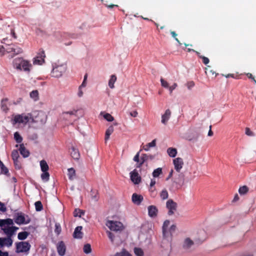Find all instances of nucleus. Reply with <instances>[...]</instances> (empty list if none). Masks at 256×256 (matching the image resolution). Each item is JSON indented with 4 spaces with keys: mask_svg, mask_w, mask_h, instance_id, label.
Here are the masks:
<instances>
[{
    "mask_svg": "<svg viewBox=\"0 0 256 256\" xmlns=\"http://www.w3.org/2000/svg\"><path fill=\"white\" fill-rule=\"evenodd\" d=\"M106 233L108 234V238L112 242L114 241V235L112 232L110 231H107Z\"/></svg>",
    "mask_w": 256,
    "mask_h": 256,
    "instance_id": "46",
    "label": "nucleus"
},
{
    "mask_svg": "<svg viewBox=\"0 0 256 256\" xmlns=\"http://www.w3.org/2000/svg\"><path fill=\"white\" fill-rule=\"evenodd\" d=\"M104 118L108 122H112L114 120V117L110 114L106 113L104 115Z\"/></svg>",
    "mask_w": 256,
    "mask_h": 256,
    "instance_id": "41",
    "label": "nucleus"
},
{
    "mask_svg": "<svg viewBox=\"0 0 256 256\" xmlns=\"http://www.w3.org/2000/svg\"><path fill=\"white\" fill-rule=\"evenodd\" d=\"M82 226H77L73 234V236L75 238H82L83 236V233L82 232Z\"/></svg>",
    "mask_w": 256,
    "mask_h": 256,
    "instance_id": "15",
    "label": "nucleus"
},
{
    "mask_svg": "<svg viewBox=\"0 0 256 256\" xmlns=\"http://www.w3.org/2000/svg\"><path fill=\"white\" fill-rule=\"evenodd\" d=\"M130 175V180L134 184H138L140 182L141 178L136 170L131 172Z\"/></svg>",
    "mask_w": 256,
    "mask_h": 256,
    "instance_id": "11",
    "label": "nucleus"
},
{
    "mask_svg": "<svg viewBox=\"0 0 256 256\" xmlns=\"http://www.w3.org/2000/svg\"><path fill=\"white\" fill-rule=\"evenodd\" d=\"M56 249L58 254L60 256H64L66 254V246L63 241H60L58 242Z\"/></svg>",
    "mask_w": 256,
    "mask_h": 256,
    "instance_id": "13",
    "label": "nucleus"
},
{
    "mask_svg": "<svg viewBox=\"0 0 256 256\" xmlns=\"http://www.w3.org/2000/svg\"><path fill=\"white\" fill-rule=\"evenodd\" d=\"M160 196L162 200H165L168 198V194L166 190L164 189L162 190L160 193Z\"/></svg>",
    "mask_w": 256,
    "mask_h": 256,
    "instance_id": "33",
    "label": "nucleus"
},
{
    "mask_svg": "<svg viewBox=\"0 0 256 256\" xmlns=\"http://www.w3.org/2000/svg\"><path fill=\"white\" fill-rule=\"evenodd\" d=\"M0 210L4 212L6 210V208L4 204L0 202Z\"/></svg>",
    "mask_w": 256,
    "mask_h": 256,
    "instance_id": "53",
    "label": "nucleus"
},
{
    "mask_svg": "<svg viewBox=\"0 0 256 256\" xmlns=\"http://www.w3.org/2000/svg\"><path fill=\"white\" fill-rule=\"evenodd\" d=\"M117 79L116 76L115 74H112L110 76V78L108 81V86L111 88H114V84Z\"/></svg>",
    "mask_w": 256,
    "mask_h": 256,
    "instance_id": "24",
    "label": "nucleus"
},
{
    "mask_svg": "<svg viewBox=\"0 0 256 256\" xmlns=\"http://www.w3.org/2000/svg\"><path fill=\"white\" fill-rule=\"evenodd\" d=\"M36 210L37 212L41 211L43 209V206L40 201H37L34 204Z\"/></svg>",
    "mask_w": 256,
    "mask_h": 256,
    "instance_id": "36",
    "label": "nucleus"
},
{
    "mask_svg": "<svg viewBox=\"0 0 256 256\" xmlns=\"http://www.w3.org/2000/svg\"><path fill=\"white\" fill-rule=\"evenodd\" d=\"M174 168L178 172H180L184 165V161L182 158H177L173 160Z\"/></svg>",
    "mask_w": 256,
    "mask_h": 256,
    "instance_id": "12",
    "label": "nucleus"
},
{
    "mask_svg": "<svg viewBox=\"0 0 256 256\" xmlns=\"http://www.w3.org/2000/svg\"><path fill=\"white\" fill-rule=\"evenodd\" d=\"M7 101H8L7 98L2 99V102H1L2 109V110L3 111L6 112L8 110V106L6 104Z\"/></svg>",
    "mask_w": 256,
    "mask_h": 256,
    "instance_id": "32",
    "label": "nucleus"
},
{
    "mask_svg": "<svg viewBox=\"0 0 256 256\" xmlns=\"http://www.w3.org/2000/svg\"><path fill=\"white\" fill-rule=\"evenodd\" d=\"M78 112V110H74L72 111L65 112V114H69L70 115H74L76 116V114Z\"/></svg>",
    "mask_w": 256,
    "mask_h": 256,
    "instance_id": "55",
    "label": "nucleus"
},
{
    "mask_svg": "<svg viewBox=\"0 0 256 256\" xmlns=\"http://www.w3.org/2000/svg\"><path fill=\"white\" fill-rule=\"evenodd\" d=\"M194 244V242L192 240L189 238H187L184 240L183 248L186 249H188L190 248Z\"/></svg>",
    "mask_w": 256,
    "mask_h": 256,
    "instance_id": "22",
    "label": "nucleus"
},
{
    "mask_svg": "<svg viewBox=\"0 0 256 256\" xmlns=\"http://www.w3.org/2000/svg\"><path fill=\"white\" fill-rule=\"evenodd\" d=\"M0 168L2 170V172L4 174L8 175V174H9L8 170L6 166H5L4 165H2Z\"/></svg>",
    "mask_w": 256,
    "mask_h": 256,
    "instance_id": "45",
    "label": "nucleus"
},
{
    "mask_svg": "<svg viewBox=\"0 0 256 256\" xmlns=\"http://www.w3.org/2000/svg\"><path fill=\"white\" fill-rule=\"evenodd\" d=\"M46 57L44 51L40 50L37 56L34 58L33 63L34 64L42 65L44 62V58Z\"/></svg>",
    "mask_w": 256,
    "mask_h": 256,
    "instance_id": "8",
    "label": "nucleus"
},
{
    "mask_svg": "<svg viewBox=\"0 0 256 256\" xmlns=\"http://www.w3.org/2000/svg\"><path fill=\"white\" fill-rule=\"evenodd\" d=\"M156 140L154 139L152 142L148 143V146L151 148V147L154 146H156Z\"/></svg>",
    "mask_w": 256,
    "mask_h": 256,
    "instance_id": "56",
    "label": "nucleus"
},
{
    "mask_svg": "<svg viewBox=\"0 0 256 256\" xmlns=\"http://www.w3.org/2000/svg\"><path fill=\"white\" fill-rule=\"evenodd\" d=\"M14 123H22L26 124L28 122H30L34 123L37 122V120H35L30 114H28L26 115L24 114H17L15 116L14 118Z\"/></svg>",
    "mask_w": 256,
    "mask_h": 256,
    "instance_id": "2",
    "label": "nucleus"
},
{
    "mask_svg": "<svg viewBox=\"0 0 256 256\" xmlns=\"http://www.w3.org/2000/svg\"><path fill=\"white\" fill-rule=\"evenodd\" d=\"M248 191V188L246 186H242L240 188L238 192L240 194H244Z\"/></svg>",
    "mask_w": 256,
    "mask_h": 256,
    "instance_id": "37",
    "label": "nucleus"
},
{
    "mask_svg": "<svg viewBox=\"0 0 256 256\" xmlns=\"http://www.w3.org/2000/svg\"><path fill=\"white\" fill-rule=\"evenodd\" d=\"M196 54L198 55V56L200 58L202 59V62L204 64L206 65L207 64H208L209 63L210 60H209V59L208 58H206V57L204 56L200 55V53L199 52H196Z\"/></svg>",
    "mask_w": 256,
    "mask_h": 256,
    "instance_id": "30",
    "label": "nucleus"
},
{
    "mask_svg": "<svg viewBox=\"0 0 256 256\" xmlns=\"http://www.w3.org/2000/svg\"><path fill=\"white\" fill-rule=\"evenodd\" d=\"M134 160L136 162H138L140 160V152H138L134 158Z\"/></svg>",
    "mask_w": 256,
    "mask_h": 256,
    "instance_id": "58",
    "label": "nucleus"
},
{
    "mask_svg": "<svg viewBox=\"0 0 256 256\" xmlns=\"http://www.w3.org/2000/svg\"><path fill=\"white\" fill-rule=\"evenodd\" d=\"M170 224V222L168 220H166L164 222L163 226H162V234L163 236L165 238L168 236V232L166 230L167 228H168L169 224Z\"/></svg>",
    "mask_w": 256,
    "mask_h": 256,
    "instance_id": "21",
    "label": "nucleus"
},
{
    "mask_svg": "<svg viewBox=\"0 0 256 256\" xmlns=\"http://www.w3.org/2000/svg\"><path fill=\"white\" fill-rule=\"evenodd\" d=\"M0 256H8V253L7 252L0 250Z\"/></svg>",
    "mask_w": 256,
    "mask_h": 256,
    "instance_id": "63",
    "label": "nucleus"
},
{
    "mask_svg": "<svg viewBox=\"0 0 256 256\" xmlns=\"http://www.w3.org/2000/svg\"><path fill=\"white\" fill-rule=\"evenodd\" d=\"M246 76L248 78L252 79L254 80V82L256 84V80L254 79V76H252V74L251 73H247L246 74Z\"/></svg>",
    "mask_w": 256,
    "mask_h": 256,
    "instance_id": "54",
    "label": "nucleus"
},
{
    "mask_svg": "<svg viewBox=\"0 0 256 256\" xmlns=\"http://www.w3.org/2000/svg\"><path fill=\"white\" fill-rule=\"evenodd\" d=\"M132 199L134 204L139 205L143 200V196L134 193L132 195Z\"/></svg>",
    "mask_w": 256,
    "mask_h": 256,
    "instance_id": "16",
    "label": "nucleus"
},
{
    "mask_svg": "<svg viewBox=\"0 0 256 256\" xmlns=\"http://www.w3.org/2000/svg\"><path fill=\"white\" fill-rule=\"evenodd\" d=\"M138 114V112L136 110L130 112V115L132 117H136Z\"/></svg>",
    "mask_w": 256,
    "mask_h": 256,
    "instance_id": "62",
    "label": "nucleus"
},
{
    "mask_svg": "<svg viewBox=\"0 0 256 256\" xmlns=\"http://www.w3.org/2000/svg\"><path fill=\"white\" fill-rule=\"evenodd\" d=\"M70 153L72 157L76 160H78L80 157V154L78 149L72 146L70 150Z\"/></svg>",
    "mask_w": 256,
    "mask_h": 256,
    "instance_id": "18",
    "label": "nucleus"
},
{
    "mask_svg": "<svg viewBox=\"0 0 256 256\" xmlns=\"http://www.w3.org/2000/svg\"><path fill=\"white\" fill-rule=\"evenodd\" d=\"M114 128L112 126H110L106 130L104 140L106 142L110 138V135L114 132Z\"/></svg>",
    "mask_w": 256,
    "mask_h": 256,
    "instance_id": "23",
    "label": "nucleus"
},
{
    "mask_svg": "<svg viewBox=\"0 0 256 256\" xmlns=\"http://www.w3.org/2000/svg\"><path fill=\"white\" fill-rule=\"evenodd\" d=\"M68 175L70 180H73L76 176V171L74 169L72 168H68Z\"/></svg>",
    "mask_w": 256,
    "mask_h": 256,
    "instance_id": "28",
    "label": "nucleus"
},
{
    "mask_svg": "<svg viewBox=\"0 0 256 256\" xmlns=\"http://www.w3.org/2000/svg\"><path fill=\"white\" fill-rule=\"evenodd\" d=\"M14 66L18 70H22L26 72H30V67L32 64L27 60H24L22 58H16L13 62Z\"/></svg>",
    "mask_w": 256,
    "mask_h": 256,
    "instance_id": "1",
    "label": "nucleus"
},
{
    "mask_svg": "<svg viewBox=\"0 0 256 256\" xmlns=\"http://www.w3.org/2000/svg\"><path fill=\"white\" fill-rule=\"evenodd\" d=\"M166 207L168 211V214L169 216L174 214L177 208V204L174 202L172 200H168L166 203Z\"/></svg>",
    "mask_w": 256,
    "mask_h": 256,
    "instance_id": "7",
    "label": "nucleus"
},
{
    "mask_svg": "<svg viewBox=\"0 0 256 256\" xmlns=\"http://www.w3.org/2000/svg\"><path fill=\"white\" fill-rule=\"evenodd\" d=\"M66 70V64H54L53 65V68L51 72L52 76L54 78L60 77L63 73H64Z\"/></svg>",
    "mask_w": 256,
    "mask_h": 256,
    "instance_id": "4",
    "label": "nucleus"
},
{
    "mask_svg": "<svg viewBox=\"0 0 256 256\" xmlns=\"http://www.w3.org/2000/svg\"><path fill=\"white\" fill-rule=\"evenodd\" d=\"M246 134L248 136H252V131H250V130L249 128H246Z\"/></svg>",
    "mask_w": 256,
    "mask_h": 256,
    "instance_id": "61",
    "label": "nucleus"
},
{
    "mask_svg": "<svg viewBox=\"0 0 256 256\" xmlns=\"http://www.w3.org/2000/svg\"><path fill=\"white\" fill-rule=\"evenodd\" d=\"M13 240L12 238L6 236V238H0V247L2 248L4 246L10 247L12 246Z\"/></svg>",
    "mask_w": 256,
    "mask_h": 256,
    "instance_id": "10",
    "label": "nucleus"
},
{
    "mask_svg": "<svg viewBox=\"0 0 256 256\" xmlns=\"http://www.w3.org/2000/svg\"><path fill=\"white\" fill-rule=\"evenodd\" d=\"M172 112L170 109H167L164 114L162 116L161 122L164 124H166L168 120L170 118Z\"/></svg>",
    "mask_w": 256,
    "mask_h": 256,
    "instance_id": "14",
    "label": "nucleus"
},
{
    "mask_svg": "<svg viewBox=\"0 0 256 256\" xmlns=\"http://www.w3.org/2000/svg\"><path fill=\"white\" fill-rule=\"evenodd\" d=\"M176 225L172 224V226H171L170 227V228L169 230V232L170 234V236H172V233L176 231Z\"/></svg>",
    "mask_w": 256,
    "mask_h": 256,
    "instance_id": "48",
    "label": "nucleus"
},
{
    "mask_svg": "<svg viewBox=\"0 0 256 256\" xmlns=\"http://www.w3.org/2000/svg\"><path fill=\"white\" fill-rule=\"evenodd\" d=\"M82 214H84V212H82L79 209H78V210L76 209L74 212V216H78L80 217Z\"/></svg>",
    "mask_w": 256,
    "mask_h": 256,
    "instance_id": "44",
    "label": "nucleus"
},
{
    "mask_svg": "<svg viewBox=\"0 0 256 256\" xmlns=\"http://www.w3.org/2000/svg\"><path fill=\"white\" fill-rule=\"evenodd\" d=\"M14 224V220L11 218H6L5 220H0V227L4 228L6 227V226L12 225Z\"/></svg>",
    "mask_w": 256,
    "mask_h": 256,
    "instance_id": "20",
    "label": "nucleus"
},
{
    "mask_svg": "<svg viewBox=\"0 0 256 256\" xmlns=\"http://www.w3.org/2000/svg\"><path fill=\"white\" fill-rule=\"evenodd\" d=\"M78 94L79 97H81L83 95V92L80 88V86L78 88Z\"/></svg>",
    "mask_w": 256,
    "mask_h": 256,
    "instance_id": "64",
    "label": "nucleus"
},
{
    "mask_svg": "<svg viewBox=\"0 0 256 256\" xmlns=\"http://www.w3.org/2000/svg\"><path fill=\"white\" fill-rule=\"evenodd\" d=\"M14 138L17 143H20L22 141V138L17 132L14 134Z\"/></svg>",
    "mask_w": 256,
    "mask_h": 256,
    "instance_id": "35",
    "label": "nucleus"
},
{
    "mask_svg": "<svg viewBox=\"0 0 256 256\" xmlns=\"http://www.w3.org/2000/svg\"><path fill=\"white\" fill-rule=\"evenodd\" d=\"M134 254H136V255L137 256H142L144 254L142 250L140 248H134Z\"/></svg>",
    "mask_w": 256,
    "mask_h": 256,
    "instance_id": "40",
    "label": "nucleus"
},
{
    "mask_svg": "<svg viewBox=\"0 0 256 256\" xmlns=\"http://www.w3.org/2000/svg\"><path fill=\"white\" fill-rule=\"evenodd\" d=\"M146 154H143L142 158V162H140L138 166H137V167H140L142 166V164H144V160H145V158H146Z\"/></svg>",
    "mask_w": 256,
    "mask_h": 256,
    "instance_id": "59",
    "label": "nucleus"
},
{
    "mask_svg": "<svg viewBox=\"0 0 256 256\" xmlns=\"http://www.w3.org/2000/svg\"><path fill=\"white\" fill-rule=\"evenodd\" d=\"M40 166L41 170L42 172L48 171L49 167L46 162L45 160H42L40 162Z\"/></svg>",
    "mask_w": 256,
    "mask_h": 256,
    "instance_id": "25",
    "label": "nucleus"
},
{
    "mask_svg": "<svg viewBox=\"0 0 256 256\" xmlns=\"http://www.w3.org/2000/svg\"><path fill=\"white\" fill-rule=\"evenodd\" d=\"M54 226V232L58 236L60 234L62 231L60 224L59 223L56 222Z\"/></svg>",
    "mask_w": 256,
    "mask_h": 256,
    "instance_id": "38",
    "label": "nucleus"
},
{
    "mask_svg": "<svg viewBox=\"0 0 256 256\" xmlns=\"http://www.w3.org/2000/svg\"><path fill=\"white\" fill-rule=\"evenodd\" d=\"M4 233L6 234L7 236L12 238L14 234L16 231L18 229V227L12 226L1 228Z\"/></svg>",
    "mask_w": 256,
    "mask_h": 256,
    "instance_id": "9",
    "label": "nucleus"
},
{
    "mask_svg": "<svg viewBox=\"0 0 256 256\" xmlns=\"http://www.w3.org/2000/svg\"><path fill=\"white\" fill-rule=\"evenodd\" d=\"M167 152L170 156L174 158L177 154V150L175 148H169L167 150Z\"/></svg>",
    "mask_w": 256,
    "mask_h": 256,
    "instance_id": "26",
    "label": "nucleus"
},
{
    "mask_svg": "<svg viewBox=\"0 0 256 256\" xmlns=\"http://www.w3.org/2000/svg\"><path fill=\"white\" fill-rule=\"evenodd\" d=\"M97 192L92 191L91 192V196L92 198L94 200H98V197L96 196Z\"/></svg>",
    "mask_w": 256,
    "mask_h": 256,
    "instance_id": "50",
    "label": "nucleus"
},
{
    "mask_svg": "<svg viewBox=\"0 0 256 256\" xmlns=\"http://www.w3.org/2000/svg\"><path fill=\"white\" fill-rule=\"evenodd\" d=\"M83 250L85 254H88L92 252L90 244H84V246Z\"/></svg>",
    "mask_w": 256,
    "mask_h": 256,
    "instance_id": "34",
    "label": "nucleus"
},
{
    "mask_svg": "<svg viewBox=\"0 0 256 256\" xmlns=\"http://www.w3.org/2000/svg\"><path fill=\"white\" fill-rule=\"evenodd\" d=\"M114 256H132L130 254L125 250H123L121 252H117Z\"/></svg>",
    "mask_w": 256,
    "mask_h": 256,
    "instance_id": "42",
    "label": "nucleus"
},
{
    "mask_svg": "<svg viewBox=\"0 0 256 256\" xmlns=\"http://www.w3.org/2000/svg\"><path fill=\"white\" fill-rule=\"evenodd\" d=\"M20 157L18 152L17 150H13L12 152V158L14 163L18 162V158Z\"/></svg>",
    "mask_w": 256,
    "mask_h": 256,
    "instance_id": "27",
    "label": "nucleus"
},
{
    "mask_svg": "<svg viewBox=\"0 0 256 256\" xmlns=\"http://www.w3.org/2000/svg\"><path fill=\"white\" fill-rule=\"evenodd\" d=\"M29 235V232H20L18 234V238L20 240H24L27 238Z\"/></svg>",
    "mask_w": 256,
    "mask_h": 256,
    "instance_id": "29",
    "label": "nucleus"
},
{
    "mask_svg": "<svg viewBox=\"0 0 256 256\" xmlns=\"http://www.w3.org/2000/svg\"><path fill=\"white\" fill-rule=\"evenodd\" d=\"M162 173V168H158L154 170L152 172V176L154 177H158Z\"/></svg>",
    "mask_w": 256,
    "mask_h": 256,
    "instance_id": "39",
    "label": "nucleus"
},
{
    "mask_svg": "<svg viewBox=\"0 0 256 256\" xmlns=\"http://www.w3.org/2000/svg\"><path fill=\"white\" fill-rule=\"evenodd\" d=\"M38 93L37 90H33L30 93V96L32 98H36L38 96Z\"/></svg>",
    "mask_w": 256,
    "mask_h": 256,
    "instance_id": "49",
    "label": "nucleus"
},
{
    "mask_svg": "<svg viewBox=\"0 0 256 256\" xmlns=\"http://www.w3.org/2000/svg\"><path fill=\"white\" fill-rule=\"evenodd\" d=\"M6 49L8 52H13L14 53V48L13 46H8L6 48Z\"/></svg>",
    "mask_w": 256,
    "mask_h": 256,
    "instance_id": "60",
    "label": "nucleus"
},
{
    "mask_svg": "<svg viewBox=\"0 0 256 256\" xmlns=\"http://www.w3.org/2000/svg\"><path fill=\"white\" fill-rule=\"evenodd\" d=\"M19 151L24 158H27L30 156V152L26 149L24 144H20Z\"/></svg>",
    "mask_w": 256,
    "mask_h": 256,
    "instance_id": "19",
    "label": "nucleus"
},
{
    "mask_svg": "<svg viewBox=\"0 0 256 256\" xmlns=\"http://www.w3.org/2000/svg\"><path fill=\"white\" fill-rule=\"evenodd\" d=\"M106 225L111 230L113 231H120L123 228V224L120 222L108 220Z\"/></svg>",
    "mask_w": 256,
    "mask_h": 256,
    "instance_id": "6",
    "label": "nucleus"
},
{
    "mask_svg": "<svg viewBox=\"0 0 256 256\" xmlns=\"http://www.w3.org/2000/svg\"><path fill=\"white\" fill-rule=\"evenodd\" d=\"M22 52V49L20 48H14V54H19Z\"/></svg>",
    "mask_w": 256,
    "mask_h": 256,
    "instance_id": "57",
    "label": "nucleus"
},
{
    "mask_svg": "<svg viewBox=\"0 0 256 256\" xmlns=\"http://www.w3.org/2000/svg\"><path fill=\"white\" fill-rule=\"evenodd\" d=\"M178 86V84L176 83H174L172 86H168V89L170 92V93L171 94L173 90H174Z\"/></svg>",
    "mask_w": 256,
    "mask_h": 256,
    "instance_id": "51",
    "label": "nucleus"
},
{
    "mask_svg": "<svg viewBox=\"0 0 256 256\" xmlns=\"http://www.w3.org/2000/svg\"><path fill=\"white\" fill-rule=\"evenodd\" d=\"M170 34L174 38L175 40L179 44L181 45L182 43L180 42L178 39L176 38L177 34H176V32L174 31H171Z\"/></svg>",
    "mask_w": 256,
    "mask_h": 256,
    "instance_id": "47",
    "label": "nucleus"
},
{
    "mask_svg": "<svg viewBox=\"0 0 256 256\" xmlns=\"http://www.w3.org/2000/svg\"><path fill=\"white\" fill-rule=\"evenodd\" d=\"M14 220L18 225L28 224L31 221L28 216L22 212L15 214Z\"/></svg>",
    "mask_w": 256,
    "mask_h": 256,
    "instance_id": "3",
    "label": "nucleus"
},
{
    "mask_svg": "<svg viewBox=\"0 0 256 256\" xmlns=\"http://www.w3.org/2000/svg\"><path fill=\"white\" fill-rule=\"evenodd\" d=\"M41 178L44 182H48L50 178V174L48 171L43 172L41 174Z\"/></svg>",
    "mask_w": 256,
    "mask_h": 256,
    "instance_id": "31",
    "label": "nucleus"
},
{
    "mask_svg": "<svg viewBox=\"0 0 256 256\" xmlns=\"http://www.w3.org/2000/svg\"><path fill=\"white\" fill-rule=\"evenodd\" d=\"M160 82H161V84H162V86H163L165 88H168V86H169L168 83L164 79H163L162 78H160Z\"/></svg>",
    "mask_w": 256,
    "mask_h": 256,
    "instance_id": "43",
    "label": "nucleus"
},
{
    "mask_svg": "<svg viewBox=\"0 0 256 256\" xmlns=\"http://www.w3.org/2000/svg\"><path fill=\"white\" fill-rule=\"evenodd\" d=\"M16 252L17 253L27 252L30 250L31 247L30 244L28 242H16Z\"/></svg>",
    "mask_w": 256,
    "mask_h": 256,
    "instance_id": "5",
    "label": "nucleus"
},
{
    "mask_svg": "<svg viewBox=\"0 0 256 256\" xmlns=\"http://www.w3.org/2000/svg\"><path fill=\"white\" fill-rule=\"evenodd\" d=\"M158 208L154 206H150L148 207V213L150 216L153 218L157 216Z\"/></svg>",
    "mask_w": 256,
    "mask_h": 256,
    "instance_id": "17",
    "label": "nucleus"
},
{
    "mask_svg": "<svg viewBox=\"0 0 256 256\" xmlns=\"http://www.w3.org/2000/svg\"><path fill=\"white\" fill-rule=\"evenodd\" d=\"M208 73H209L210 74L212 75L214 78H216L218 75V74L216 73L213 70H208Z\"/></svg>",
    "mask_w": 256,
    "mask_h": 256,
    "instance_id": "52",
    "label": "nucleus"
}]
</instances>
